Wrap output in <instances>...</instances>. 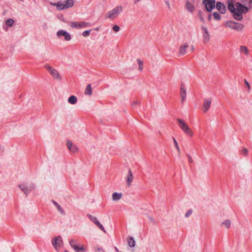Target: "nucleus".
I'll return each mask as SVG.
<instances>
[{
	"mask_svg": "<svg viewBox=\"0 0 252 252\" xmlns=\"http://www.w3.org/2000/svg\"><path fill=\"white\" fill-rule=\"evenodd\" d=\"M234 0H228V9L232 14L233 18L237 21H241L243 19V14L249 11V8L239 2L234 4Z\"/></svg>",
	"mask_w": 252,
	"mask_h": 252,
	"instance_id": "obj_1",
	"label": "nucleus"
},
{
	"mask_svg": "<svg viewBox=\"0 0 252 252\" xmlns=\"http://www.w3.org/2000/svg\"><path fill=\"white\" fill-rule=\"evenodd\" d=\"M123 11V7L122 6H118L112 10L108 12L105 15L107 18L114 19H115L120 13Z\"/></svg>",
	"mask_w": 252,
	"mask_h": 252,
	"instance_id": "obj_2",
	"label": "nucleus"
},
{
	"mask_svg": "<svg viewBox=\"0 0 252 252\" xmlns=\"http://www.w3.org/2000/svg\"><path fill=\"white\" fill-rule=\"evenodd\" d=\"M225 25L231 29L235 30L238 31H242L244 28L243 24L231 20L226 21L225 23Z\"/></svg>",
	"mask_w": 252,
	"mask_h": 252,
	"instance_id": "obj_3",
	"label": "nucleus"
},
{
	"mask_svg": "<svg viewBox=\"0 0 252 252\" xmlns=\"http://www.w3.org/2000/svg\"><path fill=\"white\" fill-rule=\"evenodd\" d=\"M177 122L179 124L180 127L186 134L188 135L189 136H192L193 132L190 130L189 126L184 121L178 119H177Z\"/></svg>",
	"mask_w": 252,
	"mask_h": 252,
	"instance_id": "obj_4",
	"label": "nucleus"
},
{
	"mask_svg": "<svg viewBox=\"0 0 252 252\" xmlns=\"http://www.w3.org/2000/svg\"><path fill=\"white\" fill-rule=\"evenodd\" d=\"M202 3L205 5L206 10L209 12H211L215 7V0H202Z\"/></svg>",
	"mask_w": 252,
	"mask_h": 252,
	"instance_id": "obj_5",
	"label": "nucleus"
},
{
	"mask_svg": "<svg viewBox=\"0 0 252 252\" xmlns=\"http://www.w3.org/2000/svg\"><path fill=\"white\" fill-rule=\"evenodd\" d=\"M52 243L53 247L55 250H58V249L63 245V241L61 236L55 237L52 239Z\"/></svg>",
	"mask_w": 252,
	"mask_h": 252,
	"instance_id": "obj_6",
	"label": "nucleus"
},
{
	"mask_svg": "<svg viewBox=\"0 0 252 252\" xmlns=\"http://www.w3.org/2000/svg\"><path fill=\"white\" fill-rule=\"evenodd\" d=\"M44 67L47 70L49 71V72L51 74V75L55 79H60L61 77L57 70L55 68H53L52 66L46 64L44 65Z\"/></svg>",
	"mask_w": 252,
	"mask_h": 252,
	"instance_id": "obj_7",
	"label": "nucleus"
},
{
	"mask_svg": "<svg viewBox=\"0 0 252 252\" xmlns=\"http://www.w3.org/2000/svg\"><path fill=\"white\" fill-rule=\"evenodd\" d=\"M20 189L26 194L27 195L35 188L34 184H31L29 186L25 184H21L19 185Z\"/></svg>",
	"mask_w": 252,
	"mask_h": 252,
	"instance_id": "obj_8",
	"label": "nucleus"
},
{
	"mask_svg": "<svg viewBox=\"0 0 252 252\" xmlns=\"http://www.w3.org/2000/svg\"><path fill=\"white\" fill-rule=\"evenodd\" d=\"M74 5V1L73 0H67L65 3H63L61 1V4H58V6H59L60 9L62 10H64L70 7H71Z\"/></svg>",
	"mask_w": 252,
	"mask_h": 252,
	"instance_id": "obj_9",
	"label": "nucleus"
},
{
	"mask_svg": "<svg viewBox=\"0 0 252 252\" xmlns=\"http://www.w3.org/2000/svg\"><path fill=\"white\" fill-rule=\"evenodd\" d=\"M215 7L221 13L225 14L226 11V8L225 5L220 1H217Z\"/></svg>",
	"mask_w": 252,
	"mask_h": 252,
	"instance_id": "obj_10",
	"label": "nucleus"
},
{
	"mask_svg": "<svg viewBox=\"0 0 252 252\" xmlns=\"http://www.w3.org/2000/svg\"><path fill=\"white\" fill-rule=\"evenodd\" d=\"M58 36H63L64 39L66 41H69L71 39V35L66 31L63 30H60L57 32Z\"/></svg>",
	"mask_w": 252,
	"mask_h": 252,
	"instance_id": "obj_11",
	"label": "nucleus"
},
{
	"mask_svg": "<svg viewBox=\"0 0 252 252\" xmlns=\"http://www.w3.org/2000/svg\"><path fill=\"white\" fill-rule=\"evenodd\" d=\"M211 103V99H205L204 100V104L203 106V112H206L209 109V108L210 107V105Z\"/></svg>",
	"mask_w": 252,
	"mask_h": 252,
	"instance_id": "obj_12",
	"label": "nucleus"
},
{
	"mask_svg": "<svg viewBox=\"0 0 252 252\" xmlns=\"http://www.w3.org/2000/svg\"><path fill=\"white\" fill-rule=\"evenodd\" d=\"M201 29H202V30L203 31V37L204 40L205 41L207 42L209 41V38H209L210 35H209V33L208 31V29L207 28H206L204 26H202Z\"/></svg>",
	"mask_w": 252,
	"mask_h": 252,
	"instance_id": "obj_13",
	"label": "nucleus"
},
{
	"mask_svg": "<svg viewBox=\"0 0 252 252\" xmlns=\"http://www.w3.org/2000/svg\"><path fill=\"white\" fill-rule=\"evenodd\" d=\"M180 95L181 97V102L183 103L186 97V90L185 86L183 84H181L180 88Z\"/></svg>",
	"mask_w": 252,
	"mask_h": 252,
	"instance_id": "obj_14",
	"label": "nucleus"
},
{
	"mask_svg": "<svg viewBox=\"0 0 252 252\" xmlns=\"http://www.w3.org/2000/svg\"><path fill=\"white\" fill-rule=\"evenodd\" d=\"M189 47L188 44L187 43L181 45L180 47L179 54L181 56H183L186 54L187 49Z\"/></svg>",
	"mask_w": 252,
	"mask_h": 252,
	"instance_id": "obj_15",
	"label": "nucleus"
},
{
	"mask_svg": "<svg viewBox=\"0 0 252 252\" xmlns=\"http://www.w3.org/2000/svg\"><path fill=\"white\" fill-rule=\"evenodd\" d=\"M133 179V176L132 171L130 169H129L128 174L127 176V179H126L127 184L128 186H130L131 185V184L132 182Z\"/></svg>",
	"mask_w": 252,
	"mask_h": 252,
	"instance_id": "obj_16",
	"label": "nucleus"
},
{
	"mask_svg": "<svg viewBox=\"0 0 252 252\" xmlns=\"http://www.w3.org/2000/svg\"><path fill=\"white\" fill-rule=\"evenodd\" d=\"M52 202L55 205V206L57 208L58 210L61 213V214L63 215H65V213L63 208L61 207V206L58 204L56 201L54 200H52Z\"/></svg>",
	"mask_w": 252,
	"mask_h": 252,
	"instance_id": "obj_17",
	"label": "nucleus"
},
{
	"mask_svg": "<svg viewBox=\"0 0 252 252\" xmlns=\"http://www.w3.org/2000/svg\"><path fill=\"white\" fill-rule=\"evenodd\" d=\"M73 249L75 251V252H85V251L84 247L80 245L74 246Z\"/></svg>",
	"mask_w": 252,
	"mask_h": 252,
	"instance_id": "obj_18",
	"label": "nucleus"
},
{
	"mask_svg": "<svg viewBox=\"0 0 252 252\" xmlns=\"http://www.w3.org/2000/svg\"><path fill=\"white\" fill-rule=\"evenodd\" d=\"M186 7L187 10L190 12H192L194 10V5L189 1H187L186 4Z\"/></svg>",
	"mask_w": 252,
	"mask_h": 252,
	"instance_id": "obj_19",
	"label": "nucleus"
},
{
	"mask_svg": "<svg viewBox=\"0 0 252 252\" xmlns=\"http://www.w3.org/2000/svg\"><path fill=\"white\" fill-rule=\"evenodd\" d=\"M122 196V194L121 193H118L115 192L112 194V199L114 201H117L120 199L121 197Z\"/></svg>",
	"mask_w": 252,
	"mask_h": 252,
	"instance_id": "obj_20",
	"label": "nucleus"
},
{
	"mask_svg": "<svg viewBox=\"0 0 252 252\" xmlns=\"http://www.w3.org/2000/svg\"><path fill=\"white\" fill-rule=\"evenodd\" d=\"M92 26V24L90 22H86L84 21L79 22V29L86 27H90Z\"/></svg>",
	"mask_w": 252,
	"mask_h": 252,
	"instance_id": "obj_21",
	"label": "nucleus"
},
{
	"mask_svg": "<svg viewBox=\"0 0 252 252\" xmlns=\"http://www.w3.org/2000/svg\"><path fill=\"white\" fill-rule=\"evenodd\" d=\"M84 94L86 95H91L92 94V89L91 87V85L90 84H88L86 88Z\"/></svg>",
	"mask_w": 252,
	"mask_h": 252,
	"instance_id": "obj_22",
	"label": "nucleus"
},
{
	"mask_svg": "<svg viewBox=\"0 0 252 252\" xmlns=\"http://www.w3.org/2000/svg\"><path fill=\"white\" fill-rule=\"evenodd\" d=\"M128 246L131 247L133 248L135 245V241L132 237H129L127 240Z\"/></svg>",
	"mask_w": 252,
	"mask_h": 252,
	"instance_id": "obj_23",
	"label": "nucleus"
},
{
	"mask_svg": "<svg viewBox=\"0 0 252 252\" xmlns=\"http://www.w3.org/2000/svg\"><path fill=\"white\" fill-rule=\"evenodd\" d=\"M77 101V98L76 96L74 95H71L70 97H69L68 99V102L71 104H75Z\"/></svg>",
	"mask_w": 252,
	"mask_h": 252,
	"instance_id": "obj_24",
	"label": "nucleus"
},
{
	"mask_svg": "<svg viewBox=\"0 0 252 252\" xmlns=\"http://www.w3.org/2000/svg\"><path fill=\"white\" fill-rule=\"evenodd\" d=\"M240 52L241 53H244L246 55L249 54V51L247 47L245 46H241L240 47Z\"/></svg>",
	"mask_w": 252,
	"mask_h": 252,
	"instance_id": "obj_25",
	"label": "nucleus"
},
{
	"mask_svg": "<svg viewBox=\"0 0 252 252\" xmlns=\"http://www.w3.org/2000/svg\"><path fill=\"white\" fill-rule=\"evenodd\" d=\"M213 16L214 19L215 20H220L221 19V16L220 14L217 12H214L213 13Z\"/></svg>",
	"mask_w": 252,
	"mask_h": 252,
	"instance_id": "obj_26",
	"label": "nucleus"
},
{
	"mask_svg": "<svg viewBox=\"0 0 252 252\" xmlns=\"http://www.w3.org/2000/svg\"><path fill=\"white\" fill-rule=\"evenodd\" d=\"M14 24V20L12 19L9 18L5 21V24L8 27H12Z\"/></svg>",
	"mask_w": 252,
	"mask_h": 252,
	"instance_id": "obj_27",
	"label": "nucleus"
},
{
	"mask_svg": "<svg viewBox=\"0 0 252 252\" xmlns=\"http://www.w3.org/2000/svg\"><path fill=\"white\" fill-rule=\"evenodd\" d=\"M222 224L224 225L227 228H228L230 227L231 221L229 220H226L222 222Z\"/></svg>",
	"mask_w": 252,
	"mask_h": 252,
	"instance_id": "obj_28",
	"label": "nucleus"
},
{
	"mask_svg": "<svg viewBox=\"0 0 252 252\" xmlns=\"http://www.w3.org/2000/svg\"><path fill=\"white\" fill-rule=\"evenodd\" d=\"M79 22H72L70 23V26L72 28H78L79 29Z\"/></svg>",
	"mask_w": 252,
	"mask_h": 252,
	"instance_id": "obj_29",
	"label": "nucleus"
},
{
	"mask_svg": "<svg viewBox=\"0 0 252 252\" xmlns=\"http://www.w3.org/2000/svg\"><path fill=\"white\" fill-rule=\"evenodd\" d=\"M197 15L199 17V18L200 19V20L202 22L204 23L205 22V20H204V18L203 17V12L201 10H199V11L198 12V14H197Z\"/></svg>",
	"mask_w": 252,
	"mask_h": 252,
	"instance_id": "obj_30",
	"label": "nucleus"
},
{
	"mask_svg": "<svg viewBox=\"0 0 252 252\" xmlns=\"http://www.w3.org/2000/svg\"><path fill=\"white\" fill-rule=\"evenodd\" d=\"M69 245L71 246V247L73 249L74 248V246L77 245V242L76 240L71 239L69 242Z\"/></svg>",
	"mask_w": 252,
	"mask_h": 252,
	"instance_id": "obj_31",
	"label": "nucleus"
},
{
	"mask_svg": "<svg viewBox=\"0 0 252 252\" xmlns=\"http://www.w3.org/2000/svg\"><path fill=\"white\" fill-rule=\"evenodd\" d=\"M50 4L51 5H53V6H56L57 7V9L59 10H62L61 9H60L59 6H58V4H61V1H58V2H51L50 3Z\"/></svg>",
	"mask_w": 252,
	"mask_h": 252,
	"instance_id": "obj_32",
	"label": "nucleus"
},
{
	"mask_svg": "<svg viewBox=\"0 0 252 252\" xmlns=\"http://www.w3.org/2000/svg\"><path fill=\"white\" fill-rule=\"evenodd\" d=\"M172 138H173V141H174V144L175 147H176V148L177 149L179 154H180V148H179V147L178 146L177 141H176L175 138H174V137H173Z\"/></svg>",
	"mask_w": 252,
	"mask_h": 252,
	"instance_id": "obj_33",
	"label": "nucleus"
},
{
	"mask_svg": "<svg viewBox=\"0 0 252 252\" xmlns=\"http://www.w3.org/2000/svg\"><path fill=\"white\" fill-rule=\"evenodd\" d=\"M92 31V30L91 29V30H86V31L83 32L82 33V35L84 37L88 36L90 34L91 31Z\"/></svg>",
	"mask_w": 252,
	"mask_h": 252,
	"instance_id": "obj_34",
	"label": "nucleus"
},
{
	"mask_svg": "<svg viewBox=\"0 0 252 252\" xmlns=\"http://www.w3.org/2000/svg\"><path fill=\"white\" fill-rule=\"evenodd\" d=\"M137 63L139 64V69L141 71L143 69V62L142 61H141L140 59H138L137 60Z\"/></svg>",
	"mask_w": 252,
	"mask_h": 252,
	"instance_id": "obj_35",
	"label": "nucleus"
},
{
	"mask_svg": "<svg viewBox=\"0 0 252 252\" xmlns=\"http://www.w3.org/2000/svg\"><path fill=\"white\" fill-rule=\"evenodd\" d=\"M66 146L67 147V148L69 149V150H70L72 148L73 145L72 143L70 140H67V143H66Z\"/></svg>",
	"mask_w": 252,
	"mask_h": 252,
	"instance_id": "obj_36",
	"label": "nucleus"
},
{
	"mask_svg": "<svg viewBox=\"0 0 252 252\" xmlns=\"http://www.w3.org/2000/svg\"><path fill=\"white\" fill-rule=\"evenodd\" d=\"M87 217L94 222V221H95V220H96L97 219L94 217V216H92L91 215H90V214H88L87 215Z\"/></svg>",
	"mask_w": 252,
	"mask_h": 252,
	"instance_id": "obj_37",
	"label": "nucleus"
},
{
	"mask_svg": "<svg viewBox=\"0 0 252 252\" xmlns=\"http://www.w3.org/2000/svg\"><path fill=\"white\" fill-rule=\"evenodd\" d=\"M192 213V211L191 209L189 210L185 214V217L186 218L189 217Z\"/></svg>",
	"mask_w": 252,
	"mask_h": 252,
	"instance_id": "obj_38",
	"label": "nucleus"
},
{
	"mask_svg": "<svg viewBox=\"0 0 252 252\" xmlns=\"http://www.w3.org/2000/svg\"><path fill=\"white\" fill-rule=\"evenodd\" d=\"M241 154H243L245 156H247L248 153V151L246 148H243L241 151Z\"/></svg>",
	"mask_w": 252,
	"mask_h": 252,
	"instance_id": "obj_39",
	"label": "nucleus"
},
{
	"mask_svg": "<svg viewBox=\"0 0 252 252\" xmlns=\"http://www.w3.org/2000/svg\"><path fill=\"white\" fill-rule=\"evenodd\" d=\"M96 226L102 231L104 232H106L104 227L103 226L102 224H101L100 223H99Z\"/></svg>",
	"mask_w": 252,
	"mask_h": 252,
	"instance_id": "obj_40",
	"label": "nucleus"
},
{
	"mask_svg": "<svg viewBox=\"0 0 252 252\" xmlns=\"http://www.w3.org/2000/svg\"><path fill=\"white\" fill-rule=\"evenodd\" d=\"M113 30L116 32H118L120 30V27L117 26V25H114L113 27Z\"/></svg>",
	"mask_w": 252,
	"mask_h": 252,
	"instance_id": "obj_41",
	"label": "nucleus"
},
{
	"mask_svg": "<svg viewBox=\"0 0 252 252\" xmlns=\"http://www.w3.org/2000/svg\"><path fill=\"white\" fill-rule=\"evenodd\" d=\"M69 151L73 153H75L77 151V148L75 145H73L72 148Z\"/></svg>",
	"mask_w": 252,
	"mask_h": 252,
	"instance_id": "obj_42",
	"label": "nucleus"
},
{
	"mask_svg": "<svg viewBox=\"0 0 252 252\" xmlns=\"http://www.w3.org/2000/svg\"><path fill=\"white\" fill-rule=\"evenodd\" d=\"M149 218L150 220H151V221L152 223H153V224H156V222L153 218L150 217Z\"/></svg>",
	"mask_w": 252,
	"mask_h": 252,
	"instance_id": "obj_43",
	"label": "nucleus"
},
{
	"mask_svg": "<svg viewBox=\"0 0 252 252\" xmlns=\"http://www.w3.org/2000/svg\"><path fill=\"white\" fill-rule=\"evenodd\" d=\"M96 252H105V251L102 248H98L96 251Z\"/></svg>",
	"mask_w": 252,
	"mask_h": 252,
	"instance_id": "obj_44",
	"label": "nucleus"
},
{
	"mask_svg": "<svg viewBox=\"0 0 252 252\" xmlns=\"http://www.w3.org/2000/svg\"><path fill=\"white\" fill-rule=\"evenodd\" d=\"M244 81H245V83L246 85V86L248 87V88L249 89H250V84H249V83L248 82V81H247V80H246V79H245Z\"/></svg>",
	"mask_w": 252,
	"mask_h": 252,
	"instance_id": "obj_45",
	"label": "nucleus"
},
{
	"mask_svg": "<svg viewBox=\"0 0 252 252\" xmlns=\"http://www.w3.org/2000/svg\"><path fill=\"white\" fill-rule=\"evenodd\" d=\"M165 3L167 5V6H168V8L170 9V3H169V2L168 1V0H166Z\"/></svg>",
	"mask_w": 252,
	"mask_h": 252,
	"instance_id": "obj_46",
	"label": "nucleus"
},
{
	"mask_svg": "<svg viewBox=\"0 0 252 252\" xmlns=\"http://www.w3.org/2000/svg\"><path fill=\"white\" fill-rule=\"evenodd\" d=\"M212 19V14H210L208 15V20L209 21H211Z\"/></svg>",
	"mask_w": 252,
	"mask_h": 252,
	"instance_id": "obj_47",
	"label": "nucleus"
},
{
	"mask_svg": "<svg viewBox=\"0 0 252 252\" xmlns=\"http://www.w3.org/2000/svg\"><path fill=\"white\" fill-rule=\"evenodd\" d=\"M188 157H189V162H192V159L190 157V156L189 155H188Z\"/></svg>",
	"mask_w": 252,
	"mask_h": 252,
	"instance_id": "obj_48",
	"label": "nucleus"
},
{
	"mask_svg": "<svg viewBox=\"0 0 252 252\" xmlns=\"http://www.w3.org/2000/svg\"><path fill=\"white\" fill-rule=\"evenodd\" d=\"M94 223L95 224V225H97L100 222H99V221L97 219L96 220L94 221Z\"/></svg>",
	"mask_w": 252,
	"mask_h": 252,
	"instance_id": "obj_49",
	"label": "nucleus"
},
{
	"mask_svg": "<svg viewBox=\"0 0 252 252\" xmlns=\"http://www.w3.org/2000/svg\"><path fill=\"white\" fill-rule=\"evenodd\" d=\"M4 150L3 147L0 145V151L3 152Z\"/></svg>",
	"mask_w": 252,
	"mask_h": 252,
	"instance_id": "obj_50",
	"label": "nucleus"
},
{
	"mask_svg": "<svg viewBox=\"0 0 252 252\" xmlns=\"http://www.w3.org/2000/svg\"><path fill=\"white\" fill-rule=\"evenodd\" d=\"M114 249L116 251V252H119V250H118V249L116 247H114Z\"/></svg>",
	"mask_w": 252,
	"mask_h": 252,
	"instance_id": "obj_51",
	"label": "nucleus"
},
{
	"mask_svg": "<svg viewBox=\"0 0 252 252\" xmlns=\"http://www.w3.org/2000/svg\"><path fill=\"white\" fill-rule=\"evenodd\" d=\"M137 102L136 101H134L132 103V106H134V105H136L137 104Z\"/></svg>",
	"mask_w": 252,
	"mask_h": 252,
	"instance_id": "obj_52",
	"label": "nucleus"
},
{
	"mask_svg": "<svg viewBox=\"0 0 252 252\" xmlns=\"http://www.w3.org/2000/svg\"><path fill=\"white\" fill-rule=\"evenodd\" d=\"M99 29V28H96L95 29V30H96V31H98Z\"/></svg>",
	"mask_w": 252,
	"mask_h": 252,
	"instance_id": "obj_53",
	"label": "nucleus"
},
{
	"mask_svg": "<svg viewBox=\"0 0 252 252\" xmlns=\"http://www.w3.org/2000/svg\"><path fill=\"white\" fill-rule=\"evenodd\" d=\"M64 252H68V251H67V250H65V251H64Z\"/></svg>",
	"mask_w": 252,
	"mask_h": 252,
	"instance_id": "obj_54",
	"label": "nucleus"
}]
</instances>
